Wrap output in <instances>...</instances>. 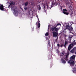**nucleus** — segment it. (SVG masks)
<instances>
[{
	"label": "nucleus",
	"mask_w": 76,
	"mask_h": 76,
	"mask_svg": "<svg viewBox=\"0 0 76 76\" xmlns=\"http://www.w3.org/2000/svg\"><path fill=\"white\" fill-rule=\"evenodd\" d=\"M41 7H40V6H39V7H38V10H41Z\"/></svg>",
	"instance_id": "25"
},
{
	"label": "nucleus",
	"mask_w": 76,
	"mask_h": 76,
	"mask_svg": "<svg viewBox=\"0 0 76 76\" xmlns=\"http://www.w3.org/2000/svg\"><path fill=\"white\" fill-rule=\"evenodd\" d=\"M58 28L56 27L55 29V32H58Z\"/></svg>",
	"instance_id": "19"
},
{
	"label": "nucleus",
	"mask_w": 76,
	"mask_h": 76,
	"mask_svg": "<svg viewBox=\"0 0 76 76\" xmlns=\"http://www.w3.org/2000/svg\"><path fill=\"white\" fill-rule=\"evenodd\" d=\"M74 23L73 22H71V25L70 26V27H72V24H73Z\"/></svg>",
	"instance_id": "26"
},
{
	"label": "nucleus",
	"mask_w": 76,
	"mask_h": 76,
	"mask_svg": "<svg viewBox=\"0 0 76 76\" xmlns=\"http://www.w3.org/2000/svg\"><path fill=\"white\" fill-rule=\"evenodd\" d=\"M47 6L48 8V5H47Z\"/></svg>",
	"instance_id": "35"
},
{
	"label": "nucleus",
	"mask_w": 76,
	"mask_h": 76,
	"mask_svg": "<svg viewBox=\"0 0 76 76\" xmlns=\"http://www.w3.org/2000/svg\"><path fill=\"white\" fill-rule=\"evenodd\" d=\"M15 7L13 6L12 7H11V9L12 10H13L14 11V14L15 15H16L18 13V11L17 10H15Z\"/></svg>",
	"instance_id": "2"
},
{
	"label": "nucleus",
	"mask_w": 76,
	"mask_h": 76,
	"mask_svg": "<svg viewBox=\"0 0 76 76\" xmlns=\"http://www.w3.org/2000/svg\"><path fill=\"white\" fill-rule=\"evenodd\" d=\"M28 4V2L27 1L24 3V5L25 6H27Z\"/></svg>",
	"instance_id": "17"
},
{
	"label": "nucleus",
	"mask_w": 76,
	"mask_h": 76,
	"mask_svg": "<svg viewBox=\"0 0 76 76\" xmlns=\"http://www.w3.org/2000/svg\"><path fill=\"white\" fill-rule=\"evenodd\" d=\"M15 2L13 1H12L11 2L10 4L9 5V6H8L9 8L10 7V6H12V5H15Z\"/></svg>",
	"instance_id": "11"
},
{
	"label": "nucleus",
	"mask_w": 76,
	"mask_h": 76,
	"mask_svg": "<svg viewBox=\"0 0 76 76\" xmlns=\"http://www.w3.org/2000/svg\"><path fill=\"white\" fill-rule=\"evenodd\" d=\"M61 61L62 63H64V64H66V62L62 58L61 60Z\"/></svg>",
	"instance_id": "12"
},
{
	"label": "nucleus",
	"mask_w": 76,
	"mask_h": 76,
	"mask_svg": "<svg viewBox=\"0 0 76 76\" xmlns=\"http://www.w3.org/2000/svg\"><path fill=\"white\" fill-rule=\"evenodd\" d=\"M61 54H62V56H63V55H64V52H62L61 53Z\"/></svg>",
	"instance_id": "27"
},
{
	"label": "nucleus",
	"mask_w": 76,
	"mask_h": 76,
	"mask_svg": "<svg viewBox=\"0 0 76 76\" xmlns=\"http://www.w3.org/2000/svg\"><path fill=\"white\" fill-rule=\"evenodd\" d=\"M3 7V5L2 4L0 6V10H2V11L4 10V9Z\"/></svg>",
	"instance_id": "10"
},
{
	"label": "nucleus",
	"mask_w": 76,
	"mask_h": 76,
	"mask_svg": "<svg viewBox=\"0 0 76 76\" xmlns=\"http://www.w3.org/2000/svg\"><path fill=\"white\" fill-rule=\"evenodd\" d=\"M27 9H28V8H27V7L26 6H25V7L24 8V9L25 10H26Z\"/></svg>",
	"instance_id": "21"
},
{
	"label": "nucleus",
	"mask_w": 76,
	"mask_h": 76,
	"mask_svg": "<svg viewBox=\"0 0 76 76\" xmlns=\"http://www.w3.org/2000/svg\"><path fill=\"white\" fill-rule=\"evenodd\" d=\"M59 25H60V24H57L56 25V26L54 27V26H53L51 28V31H55V28H57V26H58Z\"/></svg>",
	"instance_id": "5"
},
{
	"label": "nucleus",
	"mask_w": 76,
	"mask_h": 76,
	"mask_svg": "<svg viewBox=\"0 0 76 76\" xmlns=\"http://www.w3.org/2000/svg\"><path fill=\"white\" fill-rule=\"evenodd\" d=\"M75 55H73L70 58V60H74L75 58Z\"/></svg>",
	"instance_id": "9"
},
{
	"label": "nucleus",
	"mask_w": 76,
	"mask_h": 76,
	"mask_svg": "<svg viewBox=\"0 0 76 76\" xmlns=\"http://www.w3.org/2000/svg\"><path fill=\"white\" fill-rule=\"evenodd\" d=\"M48 45H49V47H50L51 46V45H50V41H49L48 42Z\"/></svg>",
	"instance_id": "22"
},
{
	"label": "nucleus",
	"mask_w": 76,
	"mask_h": 76,
	"mask_svg": "<svg viewBox=\"0 0 76 76\" xmlns=\"http://www.w3.org/2000/svg\"><path fill=\"white\" fill-rule=\"evenodd\" d=\"M71 48H70V47H69V46L68 47V50H69V51H70Z\"/></svg>",
	"instance_id": "23"
},
{
	"label": "nucleus",
	"mask_w": 76,
	"mask_h": 76,
	"mask_svg": "<svg viewBox=\"0 0 76 76\" xmlns=\"http://www.w3.org/2000/svg\"><path fill=\"white\" fill-rule=\"evenodd\" d=\"M57 5H58V3L57 2H56L55 3H53L52 4V5L51 6V7H53L54 6H57Z\"/></svg>",
	"instance_id": "8"
},
{
	"label": "nucleus",
	"mask_w": 76,
	"mask_h": 76,
	"mask_svg": "<svg viewBox=\"0 0 76 76\" xmlns=\"http://www.w3.org/2000/svg\"><path fill=\"white\" fill-rule=\"evenodd\" d=\"M57 39H58V37H57V39L55 40V42H56L57 41Z\"/></svg>",
	"instance_id": "29"
},
{
	"label": "nucleus",
	"mask_w": 76,
	"mask_h": 76,
	"mask_svg": "<svg viewBox=\"0 0 76 76\" xmlns=\"http://www.w3.org/2000/svg\"><path fill=\"white\" fill-rule=\"evenodd\" d=\"M73 42H75V40H74V41H73Z\"/></svg>",
	"instance_id": "36"
},
{
	"label": "nucleus",
	"mask_w": 76,
	"mask_h": 76,
	"mask_svg": "<svg viewBox=\"0 0 76 76\" xmlns=\"http://www.w3.org/2000/svg\"><path fill=\"white\" fill-rule=\"evenodd\" d=\"M73 69L74 70H72V72H73L74 73H76V67H75L74 68H73Z\"/></svg>",
	"instance_id": "14"
},
{
	"label": "nucleus",
	"mask_w": 76,
	"mask_h": 76,
	"mask_svg": "<svg viewBox=\"0 0 76 76\" xmlns=\"http://www.w3.org/2000/svg\"><path fill=\"white\" fill-rule=\"evenodd\" d=\"M68 63L69 64H70V66H71L72 67L74 66V65H75V62L72 60L69 61Z\"/></svg>",
	"instance_id": "3"
},
{
	"label": "nucleus",
	"mask_w": 76,
	"mask_h": 76,
	"mask_svg": "<svg viewBox=\"0 0 76 76\" xmlns=\"http://www.w3.org/2000/svg\"><path fill=\"white\" fill-rule=\"evenodd\" d=\"M72 36L71 37H69V38H70V41H71V39H72Z\"/></svg>",
	"instance_id": "31"
},
{
	"label": "nucleus",
	"mask_w": 76,
	"mask_h": 76,
	"mask_svg": "<svg viewBox=\"0 0 76 76\" xmlns=\"http://www.w3.org/2000/svg\"><path fill=\"white\" fill-rule=\"evenodd\" d=\"M43 7H44V9H45V6L43 5Z\"/></svg>",
	"instance_id": "33"
},
{
	"label": "nucleus",
	"mask_w": 76,
	"mask_h": 76,
	"mask_svg": "<svg viewBox=\"0 0 76 76\" xmlns=\"http://www.w3.org/2000/svg\"><path fill=\"white\" fill-rule=\"evenodd\" d=\"M48 35V33L47 32L45 34V36H47Z\"/></svg>",
	"instance_id": "24"
},
{
	"label": "nucleus",
	"mask_w": 76,
	"mask_h": 76,
	"mask_svg": "<svg viewBox=\"0 0 76 76\" xmlns=\"http://www.w3.org/2000/svg\"><path fill=\"white\" fill-rule=\"evenodd\" d=\"M53 37H58V33L55 31H53Z\"/></svg>",
	"instance_id": "4"
},
{
	"label": "nucleus",
	"mask_w": 76,
	"mask_h": 76,
	"mask_svg": "<svg viewBox=\"0 0 76 76\" xmlns=\"http://www.w3.org/2000/svg\"><path fill=\"white\" fill-rule=\"evenodd\" d=\"M76 14V11H73V12L72 13L71 15H72L73 16H75Z\"/></svg>",
	"instance_id": "15"
},
{
	"label": "nucleus",
	"mask_w": 76,
	"mask_h": 76,
	"mask_svg": "<svg viewBox=\"0 0 76 76\" xmlns=\"http://www.w3.org/2000/svg\"><path fill=\"white\" fill-rule=\"evenodd\" d=\"M71 53H73V52H74V50H71Z\"/></svg>",
	"instance_id": "28"
},
{
	"label": "nucleus",
	"mask_w": 76,
	"mask_h": 76,
	"mask_svg": "<svg viewBox=\"0 0 76 76\" xmlns=\"http://www.w3.org/2000/svg\"><path fill=\"white\" fill-rule=\"evenodd\" d=\"M73 43H72L70 44L69 46V47H70L72 48V46H73Z\"/></svg>",
	"instance_id": "18"
},
{
	"label": "nucleus",
	"mask_w": 76,
	"mask_h": 76,
	"mask_svg": "<svg viewBox=\"0 0 76 76\" xmlns=\"http://www.w3.org/2000/svg\"><path fill=\"white\" fill-rule=\"evenodd\" d=\"M68 44V42L66 41H65L64 45V47L66 48V45Z\"/></svg>",
	"instance_id": "13"
},
{
	"label": "nucleus",
	"mask_w": 76,
	"mask_h": 76,
	"mask_svg": "<svg viewBox=\"0 0 76 76\" xmlns=\"http://www.w3.org/2000/svg\"><path fill=\"white\" fill-rule=\"evenodd\" d=\"M0 6H1V4H0Z\"/></svg>",
	"instance_id": "37"
},
{
	"label": "nucleus",
	"mask_w": 76,
	"mask_h": 76,
	"mask_svg": "<svg viewBox=\"0 0 76 76\" xmlns=\"http://www.w3.org/2000/svg\"><path fill=\"white\" fill-rule=\"evenodd\" d=\"M37 18L38 19V21L37 22V23H36V25H37L38 23H39L40 22V21H39V18H38V17H37Z\"/></svg>",
	"instance_id": "16"
},
{
	"label": "nucleus",
	"mask_w": 76,
	"mask_h": 76,
	"mask_svg": "<svg viewBox=\"0 0 76 76\" xmlns=\"http://www.w3.org/2000/svg\"><path fill=\"white\" fill-rule=\"evenodd\" d=\"M38 25H37L38 26V28H40V26H41V24L40 23H38Z\"/></svg>",
	"instance_id": "20"
},
{
	"label": "nucleus",
	"mask_w": 76,
	"mask_h": 76,
	"mask_svg": "<svg viewBox=\"0 0 76 76\" xmlns=\"http://www.w3.org/2000/svg\"><path fill=\"white\" fill-rule=\"evenodd\" d=\"M69 53H67L66 55L65 56L66 57L65 58H64V60L66 61H67L69 59H68V57H69Z\"/></svg>",
	"instance_id": "7"
},
{
	"label": "nucleus",
	"mask_w": 76,
	"mask_h": 76,
	"mask_svg": "<svg viewBox=\"0 0 76 76\" xmlns=\"http://www.w3.org/2000/svg\"><path fill=\"white\" fill-rule=\"evenodd\" d=\"M57 46H58V48H59L60 47V44H57Z\"/></svg>",
	"instance_id": "30"
},
{
	"label": "nucleus",
	"mask_w": 76,
	"mask_h": 76,
	"mask_svg": "<svg viewBox=\"0 0 76 76\" xmlns=\"http://www.w3.org/2000/svg\"><path fill=\"white\" fill-rule=\"evenodd\" d=\"M66 29H67L69 30L70 31V33H72V32H71V31H73V29L72 27H70V26H69V24L68 25H67L66 26Z\"/></svg>",
	"instance_id": "1"
},
{
	"label": "nucleus",
	"mask_w": 76,
	"mask_h": 76,
	"mask_svg": "<svg viewBox=\"0 0 76 76\" xmlns=\"http://www.w3.org/2000/svg\"><path fill=\"white\" fill-rule=\"evenodd\" d=\"M73 44V45H76V42H75L73 43H72Z\"/></svg>",
	"instance_id": "32"
},
{
	"label": "nucleus",
	"mask_w": 76,
	"mask_h": 76,
	"mask_svg": "<svg viewBox=\"0 0 76 76\" xmlns=\"http://www.w3.org/2000/svg\"><path fill=\"white\" fill-rule=\"evenodd\" d=\"M63 46V44H62L61 45V47H62Z\"/></svg>",
	"instance_id": "34"
},
{
	"label": "nucleus",
	"mask_w": 76,
	"mask_h": 76,
	"mask_svg": "<svg viewBox=\"0 0 76 76\" xmlns=\"http://www.w3.org/2000/svg\"><path fill=\"white\" fill-rule=\"evenodd\" d=\"M63 13L65 15H69V13L68 12H67V10H66V9H63Z\"/></svg>",
	"instance_id": "6"
}]
</instances>
